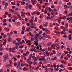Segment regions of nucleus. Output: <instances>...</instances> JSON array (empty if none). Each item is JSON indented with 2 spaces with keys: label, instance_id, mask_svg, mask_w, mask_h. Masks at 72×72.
Here are the masks:
<instances>
[{
  "label": "nucleus",
  "instance_id": "nucleus-1",
  "mask_svg": "<svg viewBox=\"0 0 72 72\" xmlns=\"http://www.w3.org/2000/svg\"><path fill=\"white\" fill-rule=\"evenodd\" d=\"M3 58L4 59V62H6V60H8V59H9V57L8 55L4 56Z\"/></svg>",
  "mask_w": 72,
  "mask_h": 72
},
{
  "label": "nucleus",
  "instance_id": "nucleus-2",
  "mask_svg": "<svg viewBox=\"0 0 72 72\" xmlns=\"http://www.w3.org/2000/svg\"><path fill=\"white\" fill-rule=\"evenodd\" d=\"M39 61H46V59H45V57L44 56H42L41 57V58L39 59Z\"/></svg>",
  "mask_w": 72,
  "mask_h": 72
},
{
  "label": "nucleus",
  "instance_id": "nucleus-3",
  "mask_svg": "<svg viewBox=\"0 0 72 72\" xmlns=\"http://www.w3.org/2000/svg\"><path fill=\"white\" fill-rule=\"evenodd\" d=\"M38 42H39V40L36 39L35 41H34V44H35L37 46L38 45Z\"/></svg>",
  "mask_w": 72,
  "mask_h": 72
},
{
  "label": "nucleus",
  "instance_id": "nucleus-4",
  "mask_svg": "<svg viewBox=\"0 0 72 72\" xmlns=\"http://www.w3.org/2000/svg\"><path fill=\"white\" fill-rule=\"evenodd\" d=\"M33 58V60H34V61L35 62V61H37V58L36 57H35V56H32Z\"/></svg>",
  "mask_w": 72,
  "mask_h": 72
},
{
  "label": "nucleus",
  "instance_id": "nucleus-5",
  "mask_svg": "<svg viewBox=\"0 0 72 72\" xmlns=\"http://www.w3.org/2000/svg\"><path fill=\"white\" fill-rule=\"evenodd\" d=\"M47 62L48 63H50V57H48L47 58Z\"/></svg>",
  "mask_w": 72,
  "mask_h": 72
},
{
  "label": "nucleus",
  "instance_id": "nucleus-6",
  "mask_svg": "<svg viewBox=\"0 0 72 72\" xmlns=\"http://www.w3.org/2000/svg\"><path fill=\"white\" fill-rule=\"evenodd\" d=\"M51 42H48L47 44V45L48 46H50V45H51Z\"/></svg>",
  "mask_w": 72,
  "mask_h": 72
},
{
  "label": "nucleus",
  "instance_id": "nucleus-7",
  "mask_svg": "<svg viewBox=\"0 0 72 72\" xmlns=\"http://www.w3.org/2000/svg\"><path fill=\"white\" fill-rule=\"evenodd\" d=\"M48 26V22H46V24L44 25L43 26L44 27H47Z\"/></svg>",
  "mask_w": 72,
  "mask_h": 72
},
{
  "label": "nucleus",
  "instance_id": "nucleus-8",
  "mask_svg": "<svg viewBox=\"0 0 72 72\" xmlns=\"http://www.w3.org/2000/svg\"><path fill=\"white\" fill-rule=\"evenodd\" d=\"M46 55L47 57H49V56H50V55H49V52H48V50H46Z\"/></svg>",
  "mask_w": 72,
  "mask_h": 72
},
{
  "label": "nucleus",
  "instance_id": "nucleus-9",
  "mask_svg": "<svg viewBox=\"0 0 72 72\" xmlns=\"http://www.w3.org/2000/svg\"><path fill=\"white\" fill-rule=\"evenodd\" d=\"M8 40L9 42H12V38L10 37L8 39Z\"/></svg>",
  "mask_w": 72,
  "mask_h": 72
},
{
  "label": "nucleus",
  "instance_id": "nucleus-10",
  "mask_svg": "<svg viewBox=\"0 0 72 72\" xmlns=\"http://www.w3.org/2000/svg\"><path fill=\"white\" fill-rule=\"evenodd\" d=\"M31 51H34L35 52H37L35 48H34L33 49H31Z\"/></svg>",
  "mask_w": 72,
  "mask_h": 72
},
{
  "label": "nucleus",
  "instance_id": "nucleus-11",
  "mask_svg": "<svg viewBox=\"0 0 72 72\" xmlns=\"http://www.w3.org/2000/svg\"><path fill=\"white\" fill-rule=\"evenodd\" d=\"M33 64V65H34V66H36L37 64V62H36L35 61H34Z\"/></svg>",
  "mask_w": 72,
  "mask_h": 72
},
{
  "label": "nucleus",
  "instance_id": "nucleus-12",
  "mask_svg": "<svg viewBox=\"0 0 72 72\" xmlns=\"http://www.w3.org/2000/svg\"><path fill=\"white\" fill-rule=\"evenodd\" d=\"M60 68H64V67H65V66H64V65L61 64L60 65Z\"/></svg>",
  "mask_w": 72,
  "mask_h": 72
},
{
  "label": "nucleus",
  "instance_id": "nucleus-13",
  "mask_svg": "<svg viewBox=\"0 0 72 72\" xmlns=\"http://www.w3.org/2000/svg\"><path fill=\"white\" fill-rule=\"evenodd\" d=\"M57 55L58 56H60L61 55V52H59L58 53H57Z\"/></svg>",
  "mask_w": 72,
  "mask_h": 72
},
{
  "label": "nucleus",
  "instance_id": "nucleus-14",
  "mask_svg": "<svg viewBox=\"0 0 72 72\" xmlns=\"http://www.w3.org/2000/svg\"><path fill=\"white\" fill-rule=\"evenodd\" d=\"M39 46L40 47V51H41V50L42 49L41 48L42 47V46H41V45L40 44H39Z\"/></svg>",
  "mask_w": 72,
  "mask_h": 72
},
{
  "label": "nucleus",
  "instance_id": "nucleus-15",
  "mask_svg": "<svg viewBox=\"0 0 72 72\" xmlns=\"http://www.w3.org/2000/svg\"><path fill=\"white\" fill-rule=\"evenodd\" d=\"M9 62L10 64H11L12 63V60H11L10 59L9 60Z\"/></svg>",
  "mask_w": 72,
  "mask_h": 72
},
{
  "label": "nucleus",
  "instance_id": "nucleus-16",
  "mask_svg": "<svg viewBox=\"0 0 72 72\" xmlns=\"http://www.w3.org/2000/svg\"><path fill=\"white\" fill-rule=\"evenodd\" d=\"M57 20L58 21V23L60 24V21L59 19H57Z\"/></svg>",
  "mask_w": 72,
  "mask_h": 72
},
{
  "label": "nucleus",
  "instance_id": "nucleus-17",
  "mask_svg": "<svg viewBox=\"0 0 72 72\" xmlns=\"http://www.w3.org/2000/svg\"><path fill=\"white\" fill-rule=\"evenodd\" d=\"M33 25V26H36V24H35V23H32L31 24V26H32Z\"/></svg>",
  "mask_w": 72,
  "mask_h": 72
},
{
  "label": "nucleus",
  "instance_id": "nucleus-18",
  "mask_svg": "<svg viewBox=\"0 0 72 72\" xmlns=\"http://www.w3.org/2000/svg\"><path fill=\"white\" fill-rule=\"evenodd\" d=\"M31 40L32 41H35V39H34L33 38H31Z\"/></svg>",
  "mask_w": 72,
  "mask_h": 72
},
{
  "label": "nucleus",
  "instance_id": "nucleus-19",
  "mask_svg": "<svg viewBox=\"0 0 72 72\" xmlns=\"http://www.w3.org/2000/svg\"><path fill=\"white\" fill-rule=\"evenodd\" d=\"M42 38L43 39V40H45L46 39V38H45V37L44 36H43Z\"/></svg>",
  "mask_w": 72,
  "mask_h": 72
},
{
  "label": "nucleus",
  "instance_id": "nucleus-20",
  "mask_svg": "<svg viewBox=\"0 0 72 72\" xmlns=\"http://www.w3.org/2000/svg\"><path fill=\"white\" fill-rule=\"evenodd\" d=\"M25 28H25V27H23V28L22 29V31H24V30H25Z\"/></svg>",
  "mask_w": 72,
  "mask_h": 72
},
{
  "label": "nucleus",
  "instance_id": "nucleus-21",
  "mask_svg": "<svg viewBox=\"0 0 72 72\" xmlns=\"http://www.w3.org/2000/svg\"><path fill=\"white\" fill-rule=\"evenodd\" d=\"M30 28H27L26 30L27 31H30Z\"/></svg>",
  "mask_w": 72,
  "mask_h": 72
},
{
  "label": "nucleus",
  "instance_id": "nucleus-22",
  "mask_svg": "<svg viewBox=\"0 0 72 72\" xmlns=\"http://www.w3.org/2000/svg\"><path fill=\"white\" fill-rule=\"evenodd\" d=\"M4 50V48H0V51H2Z\"/></svg>",
  "mask_w": 72,
  "mask_h": 72
},
{
  "label": "nucleus",
  "instance_id": "nucleus-23",
  "mask_svg": "<svg viewBox=\"0 0 72 72\" xmlns=\"http://www.w3.org/2000/svg\"><path fill=\"white\" fill-rule=\"evenodd\" d=\"M18 48H19V47L18 46H16L15 47V49H18Z\"/></svg>",
  "mask_w": 72,
  "mask_h": 72
},
{
  "label": "nucleus",
  "instance_id": "nucleus-24",
  "mask_svg": "<svg viewBox=\"0 0 72 72\" xmlns=\"http://www.w3.org/2000/svg\"><path fill=\"white\" fill-rule=\"evenodd\" d=\"M50 69L52 72H53L54 71V69L53 68H51Z\"/></svg>",
  "mask_w": 72,
  "mask_h": 72
},
{
  "label": "nucleus",
  "instance_id": "nucleus-25",
  "mask_svg": "<svg viewBox=\"0 0 72 72\" xmlns=\"http://www.w3.org/2000/svg\"><path fill=\"white\" fill-rule=\"evenodd\" d=\"M26 25L27 26H30V24L27 23H26Z\"/></svg>",
  "mask_w": 72,
  "mask_h": 72
},
{
  "label": "nucleus",
  "instance_id": "nucleus-26",
  "mask_svg": "<svg viewBox=\"0 0 72 72\" xmlns=\"http://www.w3.org/2000/svg\"><path fill=\"white\" fill-rule=\"evenodd\" d=\"M30 42V40H28V41L26 42V43L27 44H28V43H29V44Z\"/></svg>",
  "mask_w": 72,
  "mask_h": 72
},
{
  "label": "nucleus",
  "instance_id": "nucleus-27",
  "mask_svg": "<svg viewBox=\"0 0 72 72\" xmlns=\"http://www.w3.org/2000/svg\"><path fill=\"white\" fill-rule=\"evenodd\" d=\"M66 17H69V14H67L66 15Z\"/></svg>",
  "mask_w": 72,
  "mask_h": 72
},
{
  "label": "nucleus",
  "instance_id": "nucleus-28",
  "mask_svg": "<svg viewBox=\"0 0 72 72\" xmlns=\"http://www.w3.org/2000/svg\"><path fill=\"white\" fill-rule=\"evenodd\" d=\"M14 65L15 66H17V64L16 63H15L14 64Z\"/></svg>",
  "mask_w": 72,
  "mask_h": 72
},
{
  "label": "nucleus",
  "instance_id": "nucleus-29",
  "mask_svg": "<svg viewBox=\"0 0 72 72\" xmlns=\"http://www.w3.org/2000/svg\"><path fill=\"white\" fill-rule=\"evenodd\" d=\"M21 64V63H20V62L19 61H18V65H20Z\"/></svg>",
  "mask_w": 72,
  "mask_h": 72
},
{
  "label": "nucleus",
  "instance_id": "nucleus-30",
  "mask_svg": "<svg viewBox=\"0 0 72 72\" xmlns=\"http://www.w3.org/2000/svg\"><path fill=\"white\" fill-rule=\"evenodd\" d=\"M5 6H8V3H6L5 5Z\"/></svg>",
  "mask_w": 72,
  "mask_h": 72
},
{
  "label": "nucleus",
  "instance_id": "nucleus-31",
  "mask_svg": "<svg viewBox=\"0 0 72 72\" xmlns=\"http://www.w3.org/2000/svg\"><path fill=\"white\" fill-rule=\"evenodd\" d=\"M6 42H4L3 43V44L5 46V44H6Z\"/></svg>",
  "mask_w": 72,
  "mask_h": 72
},
{
  "label": "nucleus",
  "instance_id": "nucleus-32",
  "mask_svg": "<svg viewBox=\"0 0 72 72\" xmlns=\"http://www.w3.org/2000/svg\"><path fill=\"white\" fill-rule=\"evenodd\" d=\"M46 51L45 52H44L43 53V54H44V55H46Z\"/></svg>",
  "mask_w": 72,
  "mask_h": 72
},
{
  "label": "nucleus",
  "instance_id": "nucleus-33",
  "mask_svg": "<svg viewBox=\"0 0 72 72\" xmlns=\"http://www.w3.org/2000/svg\"><path fill=\"white\" fill-rule=\"evenodd\" d=\"M16 40H17V41H20V40L19 39V38H17L16 39Z\"/></svg>",
  "mask_w": 72,
  "mask_h": 72
},
{
  "label": "nucleus",
  "instance_id": "nucleus-34",
  "mask_svg": "<svg viewBox=\"0 0 72 72\" xmlns=\"http://www.w3.org/2000/svg\"><path fill=\"white\" fill-rule=\"evenodd\" d=\"M6 22V19H5L4 20V21L3 22V23H5Z\"/></svg>",
  "mask_w": 72,
  "mask_h": 72
},
{
  "label": "nucleus",
  "instance_id": "nucleus-35",
  "mask_svg": "<svg viewBox=\"0 0 72 72\" xmlns=\"http://www.w3.org/2000/svg\"><path fill=\"white\" fill-rule=\"evenodd\" d=\"M12 50H15V47L13 48H12Z\"/></svg>",
  "mask_w": 72,
  "mask_h": 72
},
{
  "label": "nucleus",
  "instance_id": "nucleus-36",
  "mask_svg": "<svg viewBox=\"0 0 72 72\" xmlns=\"http://www.w3.org/2000/svg\"><path fill=\"white\" fill-rule=\"evenodd\" d=\"M48 13V11H47L46 10H45V12H44V14H46V13Z\"/></svg>",
  "mask_w": 72,
  "mask_h": 72
},
{
  "label": "nucleus",
  "instance_id": "nucleus-37",
  "mask_svg": "<svg viewBox=\"0 0 72 72\" xmlns=\"http://www.w3.org/2000/svg\"><path fill=\"white\" fill-rule=\"evenodd\" d=\"M63 37L64 38H66V37H67V36L66 35L63 36Z\"/></svg>",
  "mask_w": 72,
  "mask_h": 72
},
{
  "label": "nucleus",
  "instance_id": "nucleus-38",
  "mask_svg": "<svg viewBox=\"0 0 72 72\" xmlns=\"http://www.w3.org/2000/svg\"><path fill=\"white\" fill-rule=\"evenodd\" d=\"M49 10H50V11H51L52 10V9L50 8H49Z\"/></svg>",
  "mask_w": 72,
  "mask_h": 72
},
{
  "label": "nucleus",
  "instance_id": "nucleus-39",
  "mask_svg": "<svg viewBox=\"0 0 72 72\" xmlns=\"http://www.w3.org/2000/svg\"><path fill=\"white\" fill-rule=\"evenodd\" d=\"M12 22H15L16 21L15 20V19H13L12 20Z\"/></svg>",
  "mask_w": 72,
  "mask_h": 72
},
{
  "label": "nucleus",
  "instance_id": "nucleus-40",
  "mask_svg": "<svg viewBox=\"0 0 72 72\" xmlns=\"http://www.w3.org/2000/svg\"><path fill=\"white\" fill-rule=\"evenodd\" d=\"M24 31H22L21 32V34H24Z\"/></svg>",
  "mask_w": 72,
  "mask_h": 72
},
{
  "label": "nucleus",
  "instance_id": "nucleus-41",
  "mask_svg": "<svg viewBox=\"0 0 72 72\" xmlns=\"http://www.w3.org/2000/svg\"><path fill=\"white\" fill-rule=\"evenodd\" d=\"M61 49H63L64 48V46L62 45V46L61 47Z\"/></svg>",
  "mask_w": 72,
  "mask_h": 72
},
{
  "label": "nucleus",
  "instance_id": "nucleus-42",
  "mask_svg": "<svg viewBox=\"0 0 72 72\" xmlns=\"http://www.w3.org/2000/svg\"><path fill=\"white\" fill-rule=\"evenodd\" d=\"M57 58L56 57H54L53 58V59L55 60H57Z\"/></svg>",
  "mask_w": 72,
  "mask_h": 72
},
{
  "label": "nucleus",
  "instance_id": "nucleus-43",
  "mask_svg": "<svg viewBox=\"0 0 72 72\" xmlns=\"http://www.w3.org/2000/svg\"><path fill=\"white\" fill-rule=\"evenodd\" d=\"M14 33L15 35L17 33V31H15L14 32Z\"/></svg>",
  "mask_w": 72,
  "mask_h": 72
},
{
  "label": "nucleus",
  "instance_id": "nucleus-44",
  "mask_svg": "<svg viewBox=\"0 0 72 72\" xmlns=\"http://www.w3.org/2000/svg\"><path fill=\"white\" fill-rule=\"evenodd\" d=\"M3 26H6V25H7V24L6 23H3Z\"/></svg>",
  "mask_w": 72,
  "mask_h": 72
},
{
  "label": "nucleus",
  "instance_id": "nucleus-45",
  "mask_svg": "<svg viewBox=\"0 0 72 72\" xmlns=\"http://www.w3.org/2000/svg\"><path fill=\"white\" fill-rule=\"evenodd\" d=\"M30 28V27H31V28H33V26H30V27H29Z\"/></svg>",
  "mask_w": 72,
  "mask_h": 72
},
{
  "label": "nucleus",
  "instance_id": "nucleus-46",
  "mask_svg": "<svg viewBox=\"0 0 72 72\" xmlns=\"http://www.w3.org/2000/svg\"><path fill=\"white\" fill-rule=\"evenodd\" d=\"M8 21L9 22H11V21H12V19H9L8 20Z\"/></svg>",
  "mask_w": 72,
  "mask_h": 72
},
{
  "label": "nucleus",
  "instance_id": "nucleus-47",
  "mask_svg": "<svg viewBox=\"0 0 72 72\" xmlns=\"http://www.w3.org/2000/svg\"><path fill=\"white\" fill-rule=\"evenodd\" d=\"M17 16H18V17H19V18H21V15H20L19 14H18Z\"/></svg>",
  "mask_w": 72,
  "mask_h": 72
},
{
  "label": "nucleus",
  "instance_id": "nucleus-48",
  "mask_svg": "<svg viewBox=\"0 0 72 72\" xmlns=\"http://www.w3.org/2000/svg\"><path fill=\"white\" fill-rule=\"evenodd\" d=\"M9 17H11V14H9L8 15Z\"/></svg>",
  "mask_w": 72,
  "mask_h": 72
},
{
  "label": "nucleus",
  "instance_id": "nucleus-49",
  "mask_svg": "<svg viewBox=\"0 0 72 72\" xmlns=\"http://www.w3.org/2000/svg\"><path fill=\"white\" fill-rule=\"evenodd\" d=\"M10 33H8L7 34L8 36V37L10 36Z\"/></svg>",
  "mask_w": 72,
  "mask_h": 72
},
{
  "label": "nucleus",
  "instance_id": "nucleus-50",
  "mask_svg": "<svg viewBox=\"0 0 72 72\" xmlns=\"http://www.w3.org/2000/svg\"><path fill=\"white\" fill-rule=\"evenodd\" d=\"M23 38L24 39V40H25V39H27V38H26V37L25 36H24L23 37Z\"/></svg>",
  "mask_w": 72,
  "mask_h": 72
},
{
  "label": "nucleus",
  "instance_id": "nucleus-51",
  "mask_svg": "<svg viewBox=\"0 0 72 72\" xmlns=\"http://www.w3.org/2000/svg\"><path fill=\"white\" fill-rule=\"evenodd\" d=\"M0 55H1V56H2V55H3V53L0 52Z\"/></svg>",
  "mask_w": 72,
  "mask_h": 72
},
{
  "label": "nucleus",
  "instance_id": "nucleus-52",
  "mask_svg": "<svg viewBox=\"0 0 72 72\" xmlns=\"http://www.w3.org/2000/svg\"><path fill=\"white\" fill-rule=\"evenodd\" d=\"M50 64H48L47 65V67H50Z\"/></svg>",
  "mask_w": 72,
  "mask_h": 72
},
{
  "label": "nucleus",
  "instance_id": "nucleus-53",
  "mask_svg": "<svg viewBox=\"0 0 72 72\" xmlns=\"http://www.w3.org/2000/svg\"><path fill=\"white\" fill-rule=\"evenodd\" d=\"M59 66H59V65H57V68H59Z\"/></svg>",
  "mask_w": 72,
  "mask_h": 72
},
{
  "label": "nucleus",
  "instance_id": "nucleus-54",
  "mask_svg": "<svg viewBox=\"0 0 72 72\" xmlns=\"http://www.w3.org/2000/svg\"><path fill=\"white\" fill-rule=\"evenodd\" d=\"M47 19H50V16H48L47 17Z\"/></svg>",
  "mask_w": 72,
  "mask_h": 72
},
{
  "label": "nucleus",
  "instance_id": "nucleus-55",
  "mask_svg": "<svg viewBox=\"0 0 72 72\" xmlns=\"http://www.w3.org/2000/svg\"><path fill=\"white\" fill-rule=\"evenodd\" d=\"M29 34L30 36H32V33H31L29 32Z\"/></svg>",
  "mask_w": 72,
  "mask_h": 72
},
{
  "label": "nucleus",
  "instance_id": "nucleus-56",
  "mask_svg": "<svg viewBox=\"0 0 72 72\" xmlns=\"http://www.w3.org/2000/svg\"><path fill=\"white\" fill-rule=\"evenodd\" d=\"M13 32H11L10 34V35H12V34H13Z\"/></svg>",
  "mask_w": 72,
  "mask_h": 72
},
{
  "label": "nucleus",
  "instance_id": "nucleus-57",
  "mask_svg": "<svg viewBox=\"0 0 72 72\" xmlns=\"http://www.w3.org/2000/svg\"><path fill=\"white\" fill-rule=\"evenodd\" d=\"M69 54H72V51H70L69 52Z\"/></svg>",
  "mask_w": 72,
  "mask_h": 72
},
{
  "label": "nucleus",
  "instance_id": "nucleus-58",
  "mask_svg": "<svg viewBox=\"0 0 72 72\" xmlns=\"http://www.w3.org/2000/svg\"><path fill=\"white\" fill-rule=\"evenodd\" d=\"M26 53L27 54H29V52L28 51H26Z\"/></svg>",
  "mask_w": 72,
  "mask_h": 72
},
{
  "label": "nucleus",
  "instance_id": "nucleus-59",
  "mask_svg": "<svg viewBox=\"0 0 72 72\" xmlns=\"http://www.w3.org/2000/svg\"><path fill=\"white\" fill-rule=\"evenodd\" d=\"M25 9H28V6H26L25 7Z\"/></svg>",
  "mask_w": 72,
  "mask_h": 72
},
{
  "label": "nucleus",
  "instance_id": "nucleus-60",
  "mask_svg": "<svg viewBox=\"0 0 72 72\" xmlns=\"http://www.w3.org/2000/svg\"><path fill=\"white\" fill-rule=\"evenodd\" d=\"M14 61H15V60H17V58H14Z\"/></svg>",
  "mask_w": 72,
  "mask_h": 72
},
{
  "label": "nucleus",
  "instance_id": "nucleus-61",
  "mask_svg": "<svg viewBox=\"0 0 72 72\" xmlns=\"http://www.w3.org/2000/svg\"><path fill=\"white\" fill-rule=\"evenodd\" d=\"M3 5H5V1H3Z\"/></svg>",
  "mask_w": 72,
  "mask_h": 72
},
{
  "label": "nucleus",
  "instance_id": "nucleus-62",
  "mask_svg": "<svg viewBox=\"0 0 72 72\" xmlns=\"http://www.w3.org/2000/svg\"><path fill=\"white\" fill-rule=\"evenodd\" d=\"M65 14H67V13H68L67 11L66 10L65 11Z\"/></svg>",
  "mask_w": 72,
  "mask_h": 72
},
{
  "label": "nucleus",
  "instance_id": "nucleus-63",
  "mask_svg": "<svg viewBox=\"0 0 72 72\" xmlns=\"http://www.w3.org/2000/svg\"><path fill=\"white\" fill-rule=\"evenodd\" d=\"M42 31H45V28H43L42 29Z\"/></svg>",
  "mask_w": 72,
  "mask_h": 72
},
{
  "label": "nucleus",
  "instance_id": "nucleus-64",
  "mask_svg": "<svg viewBox=\"0 0 72 72\" xmlns=\"http://www.w3.org/2000/svg\"><path fill=\"white\" fill-rule=\"evenodd\" d=\"M51 8H54V5H52L51 6Z\"/></svg>",
  "mask_w": 72,
  "mask_h": 72
}]
</instances>
